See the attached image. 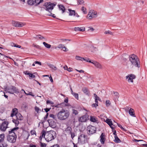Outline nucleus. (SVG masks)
Segmentation results:
<instances>
[{"instance_id":"obj_21","label":"nucleus","mask_w":147,"mask_h":147,"mask_svg":"<svg viewBox=\"0 0 147 147\" xmlns=\"http://www.w3.org/2000/svg\"><path fill=\"white\" fill-rule=\"evenodd\" d=\"M72 129L71 127H68L67 128H66L65 131L67 134L69 135L72 131Z\"/></svg>"},{"instance_id":"obj_43","label":"nucleus","mask_w":147,"mask_h":147,"mask_svg":"<svg viewBox=\"0 0 147 147\" xmlns=\"http://www.w3.org/2000/svg\"><path fill=\"white\" fill-rule=\"evenodd\" d=\"M83 60H84V61H86L87 62H89L90 63H92V61L90 60V59L89 58H84V59H83Z\"/></svg>"},{"instance_id":"obj_18","label":"nucleus","mask_w":147,"mask_h":147,"mask_svg":"<svg viewBox=\"0 0 147 147\" xmlns=\"http://www.w3.org/2000/svg\"><path fill=\"white\" fill-rule=\"evenodd\" d=\"M90 13L89 12L87 16V17L89 19H91L93 18H95L96 17L97 13L96 12H94L91 13L90 14Z\"/></svg>"},{"instance_id":"obj_15","label":"nucleus","mask_w":147,"mask_h":147,"mask_svg":"<svg viewBox=\"0 0 147 147\" xmlns=\"http://www.w3.org/2000/svg\"><path fill=\"white\" fill-rule=\"evenodd\" d=\"M105 137L106 136H105V133H102L100 136V141L101 143L102 144H105L106 139Z\"/></svg>"},{"instance_id":"obj_49","label":"nucleus","mask_w":147,"mask_h":147,"mask_svg":"<svg viewBox=\"0 0 147 147\" xmlns=\"http://www.w3.org/2000/svg\"><path fill=\"white\" fill-rule=\"evenodd\" d=\"M30 133L32 135H33L34 134H35L36 135V131L34 130H31L30 131Z\"/></svg>"},{"instance_id":"obj_60","label":"nucleus","mask_w":147,"mask_h":147,"mask_svg":"<svg viewBox=\"0 0 147 147\" xmlns=\"http://www.w3.org/2000/svg\"><path fill=\"white\" fill-rule=\"evenodd\" d=\"M60 40H61L63 42L65 41H67V40L70 41L71 40H69V39H60Z\"/></svg>"},{"instance_id":"obj_48","label":"nucleus","mask_w":147,"mask_h":147,"mask_svg":"<svg viewBox=\"0 0 147 147\" xmlns=\"http://www.w3.org/2000/svg\"><path fill=\"white\" fill-rule=\"evenodd\" d=\"M34 47H36L37 49H40V47L38 45H35V44H33L32 45Z\"/></svg>"},{"instance_id":"obj_28","label":"nucleus","mask_w":147,"mask_h":147,"mask_svg":"<svg viewBox=\"0 0 147 147\" xmlns=\"http://www.w3.org/2000/svg\"><path fill=\"white\" fill-rule=\"evenodd\" d=\"M90 120L92 122H96L97 121L96 118L94 116H90Z\"/></svg>"},{"instance_id":"obj_39","label":"nucleus","mask_w":147,"mask_h":147,"mask_svg":"<svg viewBox=\"0 0 147 147\" xmlns=\"http://www.w3.org/2000/svg\"><path fill=\"white\" fill-rule=\"evenodd\" d=\"M29 147H40V146L37 144H30L29 146Z\"/></svg>"},{"instance_id":"obj_31","label":"nucleus","mask_w":147,"mask_h":147,"mask_svg":"<svg viewBox=\"0 0 147 147\" xmlns=\"http://www.w3.org/2000/svg\"><path fill=\"white\" fill-rule=\"evenodd\" d=\"M43 44L47 48L49 49L51 47V45H50L48 44L45 42H43Z\"/></svg>"},{"instance_id":"obj_12","label":"nucleus","mask_w":147,"mask_h":147,"mask_svg":"<svg viewBox=\"0 0 147 147\" xmlns=\"http://www.w3.org/2000/svg\"><path fill=\"white\" fill-rule=\"evenodd\" d=\"M88 119V116L86 114L80 117L78 119L79 122H85Z\"/></svg>"},{"instance_id":"obj_13","label":"nucleus","mask_w":147,"mask_h":147,"mask_svg":"<svg viewBox=\"0 0 147 147\" xmlns=\"http://www.w3.org/2000/svg\"><path fill=\"white\" fill-rule=\"evenodd\" d=\"M136 77V76L134 74H131L126 76L125 78L126 79H128V82H133V79H135Z\"/></svg>"},{"instance_id":"obj_44","label":"nucleus","mask_w":147,"mask_h":147,"mask_svg":"<svg viewBox=\"0 0 147 147\" xmlns=\"http://www.w3.org/2000/svg\"><path fill=\"white\" fill-rule=\"evenodd\" d=\"M72 113L74 114L75 115H76L78 114V111L74 109H73Z\"/></svg>"},{"instance_id":"obj_63","label":"nucleus","mask_w":147,"mask_h":147,"mask_svg":"<svg viewBox=\"0 0 147 147\" xmlns=\"http://www.w3.org/2000/svg\"><path fill=\"white\" fill-rule=\"evenodd\" d=\"M35 64H38L40 65H41V63L40 62H39V61H36L35 62Z\"/></svg>"},{"instance_id":"obj_32","label":"nucleus","mask_w":147,"mask_h":147,"mask_svg":"<svg viewBox=\"0 0 147 147\" xmlns=\"http://www.w3.org/2000/svg\"><path fill=\"white\" fill-rule=\"evenodd\" d=\"M81 10L84 13L86 14L87 13L88 11L86 10V8L85 7H84L83 6L82 7Z\"/></svg>"},{"instance_id":"obj_59","label":"nucleus","mask_w":147,"mask_h":147,"mask_svg":"<svg viewBox=\"0 0 147 147\" xmlns=\"http://www.w3.org/2000/svg\"><path fill=\"white\" fill-rule=\"evenodd\" d=\"M0 55H2V56H3L4 57H5V58H9V59H12L11 58H10V57H8V56H5V55H4L0 53Z\"/></svg>"},{"instance_id":"obj_56","label":"nucleus","mask_w":147,"mask_h":147,"mask_svg":"<svg viewBox=\"0 0 147 147\" xmlns=\"http://www.w3.org/2000/svg\"><path fill=\"white\" fill-rule=\"evenodd\" d=\"M62 49L63 51H68L67 49L64 45Z\"/></svg>"},{"instance_id":"obj_14","label":"nucleus","mask_w":147,"mask_h":147,"mask_svg":"<svg viewBox=\"0 0 147 147\" xmlns=\"http://www.w3.org/2000/svg\"><path fill=\"white\" fill-rule=\"evenodd\" d=\"M48 121L49 123V125L53 128H55L56 127V123L53 119H49L48 120Z\"/></svg>"},{"instance_id":"obj_52","label":"nucleus","mask_w":147,"mask_h":147,"mask_svg":"<svg viewBox=\"0 0 147 147\" xmlns=\"http://www.w3.org/2000/svg\"><path fill=\"white\" fill-rule=\"evenodd\" d=\"M46 103L47 104H54V103L53 102L50 101L49 100H47V101Z\"/></svg>"},{"instance_id":"obj_22","label":"nucleus","mask_w":147,"mask_h":147,"mask_svg":"<svg viewBox=\"0 0 147 147\" xmlns=\"http://www.w3.org/2000/svg\"><path fill=\"white\" fill-rule=\"evenodd\" d=\"M74 30L76 31H83L85 30V28L84 27H75Z\"/></svg>"},{"instance_id":"obj_38","label":"nucleus","mask_w":147,"mask_h":147,"mask_svg":"<svg viewBox=\"0 0 147 147\" xmlns=\"http://www.w3.org/2000/svg\"><path fill=\"white\" fill-rule=\"evenodd\" d=\"M49 14H48V15L49 16H51L53 17L54 18H56L57 19L60 20V19H59L58 18H56V16H55V15L54 14H53L51 13V12H49Z\"/></svg>"},{"instance_id":"obj_30","label":"nucleus","mask_w":147,"mask_h":147,"mask_svg":"<svg viewBox=\"0 0 147 147\" xmlns=\"http://www.w3.org/2000/svg\"><path fill=\"white\" fill-rule=\"evenodd\" d=\"M18 120L16 119H13L12 121L16 125V126H17L19 123Z\"/></svg>"},{"instance_id":"obj_8","label":"nucleus","mask_w":147,"mask_h":147,"mask_svg":"<svg viewBox=\"0 0 147 147\" xmlns=\"http://www.w3.org/2000/svg\"><path fill=\"white\" fill-rule=\"evenodd\" d=\"M87 130L88 134L90 135L96 132V128L95 126L89 125L87 127Z\"/></svg>"},{"instance_id":"obj_62","label":"nucleus","mask_w":147,"mask_h":147,"mask_svg":"<svg viewBox=\"0 0 147 147\" xmlns=\"http://www.w3.org/2000/svg\"><path fill=\"white\" fill-rule=\"evenodd\" d=\"M50 109H51V108H46L44 110H45V111L46 113H47L49 111H50Z\"/></svg>"},{"instance_id":"obj_55","label":"nucleus","mask_w":147,"mask_h":147,"mask_svg":"<svg viewBox=\"0 0 147 147\" xmlns=\"http://www.w3.org/2000/svg\"><path fill=\"white\" fill-rule=\"evenodd\" d=\"M64 45H62L61 44H59L58 45V46L57 47L59 49H62V48L63 47V46Z\"/></svg>"},{"instance_id":"obj_20","label":"nucleus","mask_w":147,"mask_h":147,"mask_svg":"<svg viewBox=\"0 0 147 147\" xmlns=\"http://www.w3.org/2000/svg\"><path fill=\"white\" fill-rule=\"evenodd\" d=\"M82 91L86 94L89 96L90 94V92L89 90L86 87H84L82 89Z\"/></svg>"},{"instance_id":"obj_19","label":"nucleus","mask_w":147,"mask_h":147,"mask_svg":"<svg viewBox=\"0 0 147 147\" xmlns=\"http://www.w3.org/2000/svg\"><path fill=\"white\" fill-rule=\"evenodd\" d=\"M18 113V109L16 108H14L12 110V113L11 114V117H13L14 116L16 115Z\"/></svg>"},{"instance_id":"obj_54","label":"nucleus","mask_w":147,"mask_h":147,"mask_svg":"<svg viewBox=\"0 0 147 147\" xmlns=\"http://www.w3.org/2000/svg\"><path fill=\"white\" fill-rule=\"evenodd\" d=\"M105 34H111V35H112L113 34L112 32H111L109 31H105Z\"/></svg>"},{"instance_id":"obj_58","label":"nucleus","mask_w":147,"mask_h":147,"mask_svg":"<svg viewBox=\"0 0 147 147\" xmlns=\"http://www.w3.org/2000/svg\"><path fill=\"white\" fill-rule=\"evenodd\" d=\"M98 106V104H97L96 103L93 104L92 105V107H96Z\"/></svg>"},{"instance_id":"obj_50","label":"nucleus","mask_w":147,"mask_h":147,"mask_svg":"<svg viewBox=\"0 0 147 147\" xmlns=\"http://www.w3.org/2000/svg\"><path fill=\"white\" fill-rule=\"evenodd\" d=\"M28 75L30 77L32 78H34L35 77V76L31 73H30L29 74H28Z\"/></svg>"},{"instance_id":"obj_57","label":"nucleus","mask_w":147,"mask_h":147,"mask_svg":"<svg viewBox=\"0 0 147 147\" xmlns=\"http://www.w3.org/2000/svg\"><path fill=\"white\" fill-rule=\"evenodd\" d=\"M7 146V144H2L1 145H0V147H5Z\"/></svg>"},{"instance_id":"obj_3","label":"nucleus","mask_w":147,"mask_h":147,"mask_svg":"<svg viewBox=\"0 0 147 147\" xmlns=\"http://www.w3.org/2000/svg\"><path fill=\"white\" fill-rule=\"evenodd\" d=\"M69 111L67 109H62L57 114L58 119L61 120H64L67 119L70 115Z\"/></svg>"},{"instance_id":"obj_41","label":"nucleus","mask_w":147,"mask_h":147,"mask_svg":"<svg viewBox=\"0 0 147 147\" xmlns=\"http://www.w3.org/2000/svg\"><path fill=\"white\" fill-rule=\"evenodd\" d=\"M22 107L25 110L28 109V105L25 103L22 104Z\"/></svg>"},{"instance_id":"obj_42","label":"nucleus","mask_w":147,"mask_h":147,"mask_svg":"<svg viewBox=\"0 0 147 147\" xmlns=\"http://www.w3.org/2000/svg\"><path fill=\"white\" fill-rule=\"evenodd\" d=\"M94 95L95 97V99H97V100H98L99 101H101V100L100 98L99 97H98L96 94H94Z\"/></svg>"},{"instance_id":"obj_64","label":"nucleus","mask_w":147,"mask_h":147,"mask_svg":"<svg viewBox=\"0 0 147 147\" xmlns=\"http://www.w3.org/2000/svg\"><path fill=\"white\" fill-rule=\"evenodd\" d=\"M51 147H60L59 145L58 144H54Z\"/></svg>"},{"instance_id":"obj_51","label":"nucleus","mask_w":147,"mask_h":147,"mask_svg":"<svg viewBox=\"0 0 147 147\" xmlns=\"http://www.w3.org/2000/svg\"><path fill=\"white\" fill-rule=\"evenodd\" d=\"M34 109L35 111L36 112H37V113H38V111H40V109L39 108L36 106L35 107Z\"/></svg>"},{"instance_id":"obj_26","label":"nucleus","mask_w":147,"mask_h":147,"mask_svg":"<svg viewBox=\"0 0 147 147\" xmlns=\"http://www.w3.org/2000/svg\"><path fill=\"white\" fill-rule=\"evenodd\" d=\"M68 10L69 12V15L70 16L72 15L75 16L76 15V12L75 10H72L71 9H69Z\"/></svg>"},{"instance_id":"obj_11","label":"nucleus","mask_w":147,"mask_h":147,"mask_svg":"<svg viewBox=\"0 0 147 147\" xmlns=\"http://www.w3.org/2000/svg\"><path fill=\"white\" fill-rule=\"evenodd\" d=\"M13 25L16 27H21L26 25V23H22L19 22L13 21L12 22Z\"/></svg>"},{"instance_id":"obj_27","label":"nucleus","mask_w":147,"mask_h":147,"mask_svg":"<svg viewBox=\"0 0 147 147\" xmlns=\"http://www.w3.org/2000/svg\"><path fill=\"white\" fill-rule=\"evenodd\" d=\"M115 140L114 141L116 143H119L121 142V140L118 138L117 135L115 136Z\"/></svg>"},{"instance_id":"obj_7","label":"nucleus","mask_w":147,"mask_h":147,"mask_svg":"<svg viewBox=\"0 0 147 147\" xmlns=\"http://www.w3.org/2000/svg\"><path fill=\"white\" fill-rule=\"evenodd\" d=\"M43 1V0H28L27 3L29 5L37 6Z\"/></svg>"},{"instance_id":"obj_9","label":"nucleus","mask_w":147,"mask_h":147,"mask_svg":"<svg viewBox=\"0 0 147 147\" xmlns=\"http://www.w3.org/2000/svg\"><path fill=\"white\" fill-rule=\"evenodd\" d=\"M9 122L4 121L0 125V130L2 131H5L8 128Z\"/></svg>"},{"instance_id":"obj_4","label":"nucleus","mask_w":147,"mask_h":147,"mask_svg":"<svg viewBox=\"0 0 147 147\" xmlns=\"http://www.w3.org/2000/svg\"><path fill=\"white\" fill-rule=\"evenodd\" d=\"M129 60L132 64L136 67L139 68L140 67V62L138 57L134 54H132L129 57Z\"/></svg>"},{"instance_id":"obj_36","label":"nucleus","mask_w":147,"mask_h":147,"mask_svg":"<svg viewBox=\"0 0 147 147\" xmlns=\"http://www.w3.org/2000/svg\"><path fill=\"white\" fill-rule=\"evenodd\" d=\"M46 144L45 143H42L41 142H40L39 146H40V147H46Z\"/></svg>"},{"instance_id":"obj_53","label":"nucleus","mask_w":147,"mask_h":147,"mask_svg":"<svg viewBox=\"0 0 147 147\" xmlns=\"http://www.w3.org/2000/svg\"><path fill=\"white\" fill-rule=\"evenodd\" d=\"M117 124L118 126L119 127H120L122 130H123L124 131L125 130L123 128V127H122V126L121 125H120V124H118V123H117Z\"/></svg>"},{"instance_id":"obj_1","label":"nucleus","mask_w":147,"mask_h":147,"mask_svg":"<svg viewBox=\"0 0 147 147\" xmlns=\"http://www.w3.org/2000/svg\"><path fill=\"white\" fill-rule=\"evenodd\" d=\"M56 132L54 131H50L46 132L43 129L40 134V138L41 139L43 137L47 142L51 141L54 139L56 137Z\"/></svg>"},{"instance_id":"obj_17","label":"nucleus","mask_w":147,"mask_h":147,"mask_svg":"<svg viewBox=\"0 0 147 147\" xmlns=\"http://www.w3.org/2000/svg\"><path fill=\"white\" fill-rule=\"evenodd\" d=\"M92 63L93 64L98 68L99 69H102V67L101 64L96 61H92Z\"/></svg>"},{"instance_id":"obj_29","label":"nucleus","mask_w":147,"mask_h":147,"mask_svg":"<svg viewBox=\"0 0 147 147\" xmlns=\"http://www.w3.org/2000/svg\"><path fill=\"white\" fill-rule=\"evenodd\" d=\"M106 122L109 126L113 125L112 123V121L110 119H107L106 120Z\"/></svg>"},{"instance_id":"obj_2","label":"nucleus","mask_w":147,"mask_h":147,"mask_svg":"<svg viewBox=\"0 0 147 147\" xmlns=\"http://www.w3.org/2000/svg\"><path fill=\"white\" fill-rule=\"evenodd\" d=\"M18 127H14L9 131V134L7 136L8 141L10 143H14L16 141L17 139V135L15 131H17L18 129Z\"/></svg>"},{"instance_id":"obj_47","label":"nucleus","mask_w":147,"mask_h":147,"mask_svg":"<svg viewBox=\"0 0 147 147\" xmlns=\"http://www.w3.org/2000/svg\"><path fill=\"white\" fill-rule=\"evenodd\" d=\"M49 117L53 118L54 119H56V117L53 114H50L49 115Z\"/></svg>"},{"instance_id":"obj_5","label":"nucleus","mask_w":147,"mask_h":147,"mask_svg":"<svg viewBox=\"0 0 147 147\" xmlns=\"http://www.w3.org/2000/svg\"><path fill=\"white\" fill-rule=\"evenodd\" d=\"M57 4V3L56 2L53 3H52L50 2H45L43 5V8L49 12H51Z\"/></svg>"},{"instance_id":"obj_23","label":"nucleus","mask_w":147,"mask_h":147,"mask_svg":"<svg viewBox=\"0 0 147 147\" xmlns=\"http://www.w3.org/2000/svg\"><path fill=\"white\" fill-rule=\"evenodd\" d=\"M15 116H16V119L18 120H22L23 119V117L19 113L17 114V115Z\"/></svg>"},{"instance_id":"obj_6","label":"nucleus","mask_w":147,"mask_h":147,"mask_svg":"<svg viewBox=\"0 0 147 147\" xmlns=\"http://www.w3.org/2000/svg\"><path fill=\"white\" fill-rule=\"evenodd\" d=\"M4 91L6 93H9L13 94L14 93L18 94L19 93V90L16 87L11 86L4 88Z\"/></svg>"},{"instance_id":"obj_35","label":"nucleus","mask_w":147,"mask_h":147,"mask_svg":"<svg viewBox=\"0 0 147 147\" xmlns=\"http://www.w3.org/2000/svg\"><path fill=\"white\" fill-rule=\"evenodd\" d=\"M78 5H81L84 3L83 0H77Z\"/></svg>"},{"instance_id":"obj_40","label":"nucleus","mask_w":147,"mask_h":147,"mask_svg":"<svg viewBox=\"0 0 147 147\" xmlns=\"http://www.w3.org/2000/svg\"><path fill=\"white\" fill-rule=\"evenodd\" d=\"M50 67L53 69V70H55L57 69V68L54 65L52 64H50L49 65Z\"/></svg>"},{"instance_id":"obj_33","label":"nucleus","mask_w":147,"mask_h":147,"mask_svg":"<svg viewBox=\"0 0 147 147\" xmlns=\"http://www.w3.org/2000/svg\"><path fill=\"white\" fill-rule=\"evenodd\" d=\"M72 94L74 96L75 98L77 99H78V93L72 92Z\"/></svg>"},{"instance_id":"obj_61","label":"nucleus","mask_w":147,"mask_h":147,"mask_svg":"<svg viewBox=\"0 0 147 147\" xmlns=\"http://www.w3.org/2000/svg\"><path fill=\"white\" fill-rule=\"evenodd\" d=\"M113 92L115 95L116 96H117L119 95V93L118 92L114 91Z\"/></svg>"},{"instance_id":"obj_10","label":"nucleus","mask_w":147,"mask_h":147,"mask_svg":"<svg viewBox=\"0 0 147 147\" xmlns=\"http://www.w3.org/2000/svg\"><path fill=\"white\" fill-rule=\"evenodd\" d=\"M87 136L85 134H81L78 138V140L79 142L82 143H85L86 140Z\"/></svg>"},{"instance_id":"obj_16","label":"nucleus","mask_w":147,"mask_h":147,"mask_svg":"<svg viewBox=\"0 0 147 147\" xmlns=\"http://www.w3.org/2000/svg\"><path fill=\"white\" fill-rule=\"evenodd\" d=\"M59 9L61 11V13H63L65 12L66 9L65 7L62 4H59L57 5Z\"/></svg>"},{"instance_id":"obj_45","label":"nucleus","mask_w":147,"mask_h":147,"mask_svg":"<svg viewBox=\"0 0 147 147\" xmlns=\"http://www.w3.org/2000/svg\"><path fill=\"white\" fill-rule=\"evenodd\" d=\"M71 135V138L73 139V138L75 136V134L74 132L72 131L71 133L70 134Z\"/></svg>"},{"instance_id":"obj_46","label":"nucleus","mask_w":147,"mask_h":147,"mask_svg":"<svg viewBox=\"0 0 147 147\" xmlns=\"http://www.w3.org/2000/svg\"><path fill=\"white\" fill-rule=\"evenodd\" d=\"M36 36L38 37V38H39V39L40 40H42L45 38L43 36H42L40 35H37Z\"/></svg>"},{"instance_id":"obj_24","label":"nucleus","mask_w":147,"mask_h":147,"mask_svg":"<svg viewBox=\"0 0 147 147\" xmlns=\"http://www.w3.org/2000/svg\"><path fill=\"white\" fill-rule=\"evenodd\" d=\"M129 113L131 115L133 116L134 117H136L135 115L134 111L133 109L130 108L129 111Z\"/></svg>"},{"instance_id":"obj_37","label":"nucleus","mask_w":147,"mask_h":147,"mask_svg":"<svg viewBox=\"0 0 147 147\" xmlns=\"http://www.w3.org/2000/svg\"><path fill=\"white\" fill-rule=\"evenodd\" d=\"M111 103L110 101L109 100H106V105L107 107H109L110 106Z\"/></svg>"},{"instance_id":"obj_25","label":"nucleus","mask_w":147,"mask_h":147,"mask_svg":"<svg viewBox=\"0 0 147 147\" xmlns=\"http://www.w3.org/2000/svg\"><path fill=\"white\" fill-rule=\"evenodd\" d=\"M5 135L4 134H0V143H2L4 141Z\"/></svg>"},{"instance_id":"obj_34","label":"nucleus","mask_w":147,"mask_h":147,"mask_svg":"<svg viewBox=\"0 0 147 147\" xmlns=\"http://www.w3.org/2000/svg\"><path fill=\"white\" fill-rule=\"evenodd\" d=\"M75 58L76 59L78 60L82 61L83 59H84V58L78 56H76L75 57Z\"/></svg>"}]
</instances>
